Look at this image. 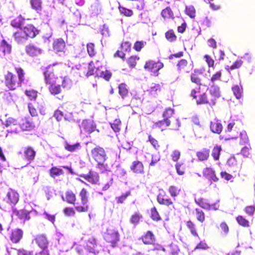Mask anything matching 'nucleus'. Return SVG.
Instances as JSON below:
<instances>
[{"label": "nucleus", "instance_id": "nucleus-1", "mask_svg": "<svg viewBox=\"0 0 255 255\" xmlns=\"http://www.w3.org/2000/svg\"><path fill=\"white\" fill-rule=\"evenodd\" d=\"M14 70L16 74L8 71L3 76V83L9 90L14 91L20 87L25 80V73L21 67H15Z\"/></svg>", "mask_w": 255, "mask_h": 255}, {"label": "nucleus", "instance_id": "nucleus-2", "mask_svg": "<svg viewBox=\"0 0 255 255\" xmlns=\"http://www.w3.org/2000/svg\"><path fill=\"white\" fill-rule=\"evenodd\" d=\"M91 156L96 162L97 167L100 170H108L109 166L106 163L108 156L105 149L100 146H96L91 150Z\"/></svg>", "mask_w": 255, "mask_h": 255}, {"label": "nucleus", "instance_id": "nucleus-3", "mask_svg": "<svg viewBox=\"0 0 255 255\" xmlns=\"http://www.w3.org/2000/svg\"><path fill=\"white\" fill-rule=\"evenodd\" d=\"M190 96L195 100L197 104H208L212 107L215 106L214 100H209V97L205 92H201V87H198L191 90Z\"/></svg>", "mask_w": 255, "mask_h": 255}, {"label": "nucleus", "instance_id": "nucleus-4", "mask_svg": "<svg viewBox=\"0 0 255 255\" xmlns=\"http://www.w3.org/2000/svg\"><path fill=\"white\" fill-rule=\"evenodd\" d=\"M81 205L75 206V209L78 213L87 212L89 209L88 202L90 199V193L85 188H82L79 193Z\"/></svg>", "mask_w": 255, "mask_h": 255}, {"label": "nucleus", "instance_id": "nucleus-5", "mask_svg": "<svg viewBox=\"0 0 255 255\" xmlns=\"http://www.w3.org/2000/svg\"><path fill=\"white\" fill-rule=\"evenodd\" d=\"M56 66V64L50 65L44 70L43 74L45 84L53 83L58 79L57 75L59 69Z\"/></svg>", "mask_w": 255, "mask_h": 255}, {"label": "nucleus", "instance_id": "nucleus-6", "mask_svg": "<svg viewBox=\"0 0 255 255\" xmlns=\"http://www.w3.org/2000/svg\"><path fill=\"white\" fill-rule=\"evenodd\" d=\"M120 235L118 231L113 229H107L103 236L104 240L112 248L117 246L120 242Z\"/></svg>", "mask_w": 255, "mask_h": 255}, {"label": "nucleus", "instance_id": "nucleus-7", "mask_svg": "<svg viewBox=\"0 0 255 255\" xmlns=\"http://www.w3.org/2000/svg\"><path fill=\"white\" fill-rule=\"evenodd\" d=\"M72 83L71 80L67 77H64L62 78V85L57 84L56 82L50 84L48 87V91L50 93L55 96L61 93L62 89L61 87L63 88L69 87L71 86Z\"/></svg>", "mask_w": 255, "mask_h": 255}, {"label": "nucleus", "instance_id": "nucleus-8", "mask_svg": "<svg viewBox=\"0 0 255 255\" xmlns=\"http://www.w3.org/2000/svg\"><path fill=\"white\" fill-rule=\"evenodd\" d=\"M164 67V64L159 60L157 61L153 60L146 61L144 65V69L152 72L154 76H158V71Z\"/></svg>", "mask_w": 255, "mask_h": 255}, {"label": "nucleus", "instance_id": "nucleus-9", "mask_svg": "<svg viewBox=\"0 0 255 255\" xmlns=\"http://www.w3.org/2000/svg\"><path fill=\"white\" fill-rule=\"evenodd\" d=\"M18 193L12 189H9L3 200L11 206H15L19 201Z\"/></svg>", "mask_w": 255, "mask_h": 255}, {"label": "nucleus", "instance_id": "nucleus-10", "mask_svg": "<svg viewBox=\"0 0 255 255\" xmlns=\"http://www.w3.org/2000/svg\"><path fill=\"white\" fill-rule=\"evenodd\" d=\"M195 202L200 207L206 210H217L219 208V206L216 203H210L207 199L204 198L196 199Z\"/></svg>", "mask_w": 255, "mask_h": 255}, {"label": "nucleus", "instance_id": "nucleus-11", "mask_svg": "<svg viewBox=\"0 0 255 255\" xmlns=\"http://www.w3.org/2000/svg\"><path fill=\"white\" fill-rule=\"evenodd\" d=\"M80 177L83 178L87 182L93 185L98 184L100 181V176L98 172L94 170H90L87 174H82Z\"/></svg>", "mask_w": 255, "mask_h": 255}, {"label": "nucleus", "instance_id": "nucleus-12", "mask_svg": "<svg viewBox=\"0 0 255 255\" xmlns=\"http://www.w3.org/2000/svg\"><path fill=\"white\" fill-rule=\"evenodd\" d=\"M177 69L179 73H188L192 69L193 66L184 59L179 60L177 65Z\"/></svg>", "mask_w": 255, "mask_h": 255}, {"label": "nucleus", "instance_id": "nucleus-13", "mask_svg": "<svg viewBox=\"0 0 255 255\" xmlns=\"http://www.w3.org/2000/svg\"><path fill=\"white\" fill-rule=\"evenodd\" d=\"M85 248L87 251L92 254H96L99 253V251L97 249V241L94 237L92 236L88 239Z\"/></svg>", "mask_w": 255, "mask_h": 255}, {"label": "nucleus", "instance_id": "nucleus-14", "mask_svg": "<svg viewBox=\"0 0 255 255\" xmlns=\"http://www.w3.org/2000/svg\"><path fill=\"white\" fill-rule=\"evenodd\" d=\"M19 126L23 131H31L35 127L32 119L29 117H25L22 119Z\"/></svg>", "mask_w": 255, "mask_h": 255}, {"label": "nucleus", "instance_id": "nucleus-15", "mask_svg": "<svg viewBox=\"0 0 255 255\" xmlns=\"http://www.w3.org/2000/svg\"><path fill=\"white\" fill-rule=\"evenodd\" d=\"M157 202L162 205L167 207L172 206L173 202L165 192L159 193L157 196Z\"/></svg>", "mask_w": 255, "mask_h": 255}, {"label": "nucleus", "instance_id": "nucleus-16", "mask_svg": "<svg viewBox=\"0 0 255 255\" xmlns=\"http://www.w3.org/2000/svg\"><path fill=\"white\" fill-rule=\"evenodd\" d=\"M27 38H33L39 34V30L32 24H28L23 28Z\"/></svg>", "mask_w": 255, "mask_h": 255}, {"label": "nucleus", "instance_id": "nucleus-17", "mask_svg": "<svg viewBox=\"0 0 255 255\" xmlns=\"http://www.w3.org/2000/svg\"><path fill=\"white\" fill-rule=\"evenodd\" d=\"M139 240L145 245H151L155 242L156 238L153 232L148 231L140 237Z\"/></svg>", "mask_w": 255, "mask_h": 255}, {"label": "nucleus", "instance_id": "nucleus-18", "mask_svg": "<svg viewBox=\"0 0 255 255\" xmlns=\"http://www.w3.org/2000/svg\"><path fill=\"white\" fill-rule=\"evenodd\" d=\"M23 236V231L19 228L11 231L9 235V239L13 244L18 243L22 239Z\"/></svg>", "mask_w": 255, "mask_h": 255}, {"label": "nucleus", "instance_id": "nucleus-19", "mask_svg": "<svg viewBox=\"0 0 255 255\" xmlns=\"http://www.w3.org/2000/svg\"><path fill=\"white\" fill-rule=\"evenodd\" d=\"M185 225L188 230L193 237L199 238V229L194 222L189 220L185 222Z\"/></svg>", "mask_w": 255, "mask_h": 255}, {"label": "nucleus", "instance_id": "nucleus-20", "mask_svg": "<svg viewBox=\"0 0 255 255\" xmlns=\"http://www.w3.org/2000/svg\"><path fill=\"white\" fill-rule=\"evenodd\" d=\"M23 154L24 159L31 162L35 159L36 152L32 146H27L23 148Z\"/></svg>", "mask_w": 255, "mask_h": 255}, {"label": "nucleus", "instance_id": "nucleus-21", "mask_svg": "<svg viewBox=\"0 0 255 255\" xmlns=\"http://www.w3.org/2000/svg\"><path fill=\"white\" fill-rule=\"evenodd\" d=\"M196 156L199 161L208 160L210 156V150L208 148H203L196 152Z\"/></svg>", "mask_w": 255, "mask_h": 255}, {"label": "nucleus", "instance_id": "nucleus-22", "mask_svg": "<svg viewBox=\"0 0 255 255\" xmlns=\"http://www.w3.org/2000/svg\"><path fill=\"white\" fill-rule=\"evenodd\" d=\"M202 173L205 177L210 179L214 182L219 181V178L216 176L215 171L211 167H205L203 169Z\"/></svg>", "mask_w": 255, "mask_h": 255}, {"label": "nucleus", "instance_id": "nucleus-23", "mask_svg": "<svg viewBox=\"0 0 255 255\" xmlns=\"http://www.w3.org/2000/svg\"><path fill=\"white\" fill-rule=\"evenodd\" d=\"M62 200L66 203L74 205H75L77 201L76 194L71 190L66 191L65 194V197H62Z\"/></svg>", "mask_w": 255, "mask_h": 255}, {"label": "nucleus", "instance_id": "nucleus-24", "mask_svg": "<svg viewBox=\"0 0 255 255\" xmlns=\"http://www.w3.org/2000/svg\"><path fill=\"white\" fill-rule=\"evenodd\" d=\"M34 240L37 246L41 249L48 248L49 242L44 235L42 234L37 236Z\"/></svg>", "mask_w": 255, "mask_h": 255}, {"label": "nucleus", "instance_id": "nucleus-25", "mask_svg": "<svg viewBox=\"0 0 255 255\" xmlns=\"http://www.w3.org/2000/svg\"><path fill=\"white\" fill-rule=\"evenodd\" d=\"M82 127L88 133H90L96 129V125L93 120H85L82 123Z\"/></svg>", "mask_w": 255, "mask_h": 255}, {"label": "nucleus", "instance_id": "nucleus-26", "mask_svg": "<svg viewBox=\"0 0 255 255\" xmlns=\"http://www.w3.org/2000/svg\"><path fill=\"white\" fill-rule=\"evenodd\" d=\"M131 170L136 174H143L144 172V166L140 161H134L130 166Z\"/></svg>", "mask_w": 255, "mask_h": 255}, {"label": "nucleus", "instance_id": "nucleus-27", "mask_svg": "<svg viewBox=\"0 0 255 255\" xmlns=\"http://www.w3.org/2000/svg\"><path fill=\"white\" fill-rule=\"evenodd\" d=\"M100 71L99 67H96L95 65V62L91 61L88 66V70L86 74L87 77L95 75L97 77Z\"/></svg>", "mask_w": 255, "mask_h": 255}, {"label": "nucleus", "instance_id": "nucleus-28", "mask_svg": "<svg viewBox=\"0 0 255 255\" xmlns=\"http://www.w3.org/2000/svg\"><path fill=\"white\" fill-rule=\"evenodd\" d=\"M209 92L210 96L208 97L209 100H214L215 105L217 99L221 97L220 89L218 86L213 85L211 87Z\"/></svg>", "mask_w": 255, "mask_h": 255}, {"label": "nucleus", "instance_id": "nucleus-29", "mask_svg": "<svg viewBox=\"0 0 255 255\" xmlns=\"http://www.w3.org/2000/svg\"><path fill=\"white\" fill-rule=\"evenodd\" d=\"M170 125L171 122L169 120L163 119L154 123L152 127L153 128H159L162 131L166 129L167 127L170 126Z\"/></svg>", "mask_w": 255, "mask_h": 255}, {"label": "nucleus", "instance_id": "nucleus-30", "mask_svg": "<svg viewBox=\"0 0 255 255\" xmlns=\"http://www.w3.org/2000/svg\"><path fill=\"white\" fill-rule=\"evenodd\" d=\"M102 181L103 185L102 190L106 191L113 185V178L111 175L107 174L103 176Z\"/></svg>", "mask_w": 255, "mask_h": 255}, {"label": "nucleus", "instance_id": "nucleus-31", "mask_svg": "<svg viewBox=\"0 0 255 255\" xmlns=\"http://www.w3.org/2000/svg\"><path fill=\"white\" fill-rule=\"evenodd\" d=\"M25 51L30 56H36L41 53V50L33 44H29L25 47Z\"/></svg>", "mask_w": 255, "mask_h": 255}, {"label": "nucleus", "instance_id": "nucleus-32", "mask_svg": "<svg viewBox=\"0 0 255 255\" xmlns=\"http://www.w3.org/2000/svg\"><path fill=\"white\" fill-rule=\"evenodd\" d=\"M199 74H201L199 70L195 69L194 72L192 73L190 76L191 81L196 84L198 87L202 85V79L199 76Z\"/></svg>", "mask_w": 255, "mask_h": 255}, {"label": "nucleus", "instance_id": "nucleus-33", "mask_svg": "<svg viewBox=\"0 0 255 255\" xmlns=\"http://www.w3.org/2000/svg\"><path fill=\"white\" fill-rule=\"evenodd\" d=\"M64 148L68 151L71 152H75L81 148V145L79 142H77L74 144H71L67 141H65L64 142Z\"/></svg>", "mask_w": 255, "mask_h": 255}, {"label": "nucleus", "instance_id": "nucleus-34", "mask_svg": "<svg viewBox=\"0 0 255 255\" xmlns=\"http://www.w3.org/2000/svg\"><path fill=\"white\" fill-rule=\"evenodd\" d=\"M65 47V43L62 38H58L53 41V49L57 52L62 51Z\"/></svg>", "mask_w": 255, "mask_h": 255}, {"label": "nucleus", "instance_id": "nucleus-35", "mask_svg": "<svg viewBox=\"0 0 255 255\" xmlns=\"http://www.w3.org/2000/svg\"><path fill=\"white\" fill-rule=\"evenodd\" d=\"M24 21L25 18L20 14L11 20L10 25L14 28L21 29Z\"/></svg>", "mask_w": 255, "mask_h": 255}, {"label": "nucleus", "instance_id": "nucleus-36", "mask_svg": "<svg viewBox=\"0 0 255 255\" xmlns=\"http://www.w3.org/2000/svg\"><path fill=\"white\" fill-rule=\"evenodd\" d=\"M168 191L170 196L175 199L180 195L181 191V188L179 185H172L169 187Z\"/></svg>", "mask_w": 255, "mask_h": 255}, {"label": "nucleus", "instance_id": "nucleus-37", "mask_svg": "<svg viewBox=\"0 0 255 255\" xmlns=\"http://www.w3.org/2000/svg\"><path fill=\"white\" fill-rule=\"evenodd\" d=\"M140 57L137 55H131L126 60L128 66L131 68H135L139 60Z\"/></svg>", "mask_w": 255, "mask_h": 255}, {"label": "nucleus", "instance_id": "nucleus-38", "mask_svg": "<svg viewBox=\"0 0 255 255\" xmlns=\"http://www.w3.org/2000/svg\"><path fill=\"white\" fill-rule=\"evenodd\" d=\"M11 49V45L8 43L5 40H2L0 45V50L3 52V55H5L10 54Z\"/></svg>", "mask_w": 255, "mask_h": 255}, {"label": "nucleus", "instance_id": "nucleus-39", "mask_svg": "<svg viewBox=\"0 0 255 255\" xmlns=\"http://www.w3.org/2000/svg\"><path fill=\"white\" fill-rule=\"evenodd\" d=\"M3 125L6 127H17L19 125L16 119L12 118V117H8L6 119L5 122L3 123ZM17 130V128L16 127L14 128V130L12 131L16 132Z\"/></svg>", "mask_w": 255, "mask_h": 255}, {"label": "nucleus", "instance_id": "nucleus-40", "mask_svg": "<svg viewBox=\"0 0 255 255\" xmlns=\"http://www.w3.org/2000/svg\"><path fill=\"white\" fill-rule=\"evenodd\" d=\"M119 94L123 99L126 98L128 95V89L125 83H121L118 86Z\"/></svg>", "mask_w": 255, "mask_h": 255}, {"label": "nucleus", "instance_id": "nucleus-41", "mask_svg": "<svg viewBox=\"0 0 255 255\" xmlns=\"http://www.w3.org/2000/svg\"><path fill=\"white\" fill-rule=\"evenodd\" d=\"M50 176L52 178H55L64 174L63 169L59 167L53 166L49 170Z\"/></svg>", "mask_w": 255, "mask_h": 255}, {"label": "nucleus", "instance_id": "nucleus-42", "mask_svg": "<svg viewBox=\"0 0 255 255\" xmlns=\"http://www.w3.org/2000/svg\"><path fill=\"white\" fill-rule=\"evenodd\" d=\"M15 40L18 43H23L27 40V38L22 31H18L13 34Z\"/></svg>", "mask_w": 255, "mask_h": 255}, {"label": "nucleus", "instance_id": "nucleus-43", "mask_svg": "<svg viewBox=\"0 0 255 255\" xmlns=\"http://www.w3.org/2000/svg\"><path fill=\"white\" fill-rule=\"evenodd\" d=\"M210 129L214 133L219 134L222 131L223 126L218 122H212L210 123Z\"/></svg>", "mask_w": 255, "mask_h": 255}, {"label": "nucleus", "instance_id": "nucleus-44", "mask_svg": "<svg viewBox=\"0 0 255 255\" xmlns=\"http://www.w3.org/2000/svg\"><path fill=\"white\" fill-rule=\"evenodd\" d=\"M222 147L221 145H216L212 150L211 155L214 160L217 161L220 159Z\"/></svg>", "mask_w": 255, "mask_h": 255}, {"label": "nucleus", "instance_id": "nucleus-45", "mask_svg": "<svg viewBox=\"0 0 255 255\" xmlns=\"http://www.w3.org/2000/svg\"><path fill=\"white\" fill-rule=\"evenodd\" d=\"M162 89L161 85L159 84H154L153 86H151L149 88L148 91L151 95L155 97L156 96L161 94L162 92Z\"/></svg>", "mask_w": 255, "mask_h": 255}, {"label": "nucleus", "instance_id": "nucleus-46", "mask_svg": "<svg viewBox=\"0 0 255 255\" xmlns=\"http://www.w3.org/2000/svg\"><path fill=\"white\" fill-rule=\"evenodd\" d=\"M161 15L164 19H174V15L171 8L169 6L163 9L161 12Z\"/></svg>", "mask_w": 255, "mask_h": 255}, {"label": "nucleus", "instance_id": "nucleus-47", "mask_svg": "<svg viewBox=\"0 0 255 255\" xmlns=\"http://www.w3.org/2000/svg\"><path fill=\"white\" fill-rule=\"evenodd\" d=\"M236 221L239 225L245 228L250 227V224L249 220L242 215H238L236 218Z\"/></svg>", "mask_w": 255, "mask_h": 255}, {"label": "nucleus", "instance_id": "nucleus-48", "mask_svg": "<svg viewBox=\"0 0 255 255\" xmlns=\"http://www.w3.org/2000/svg\"><path fill=\"white\" fill-rule=\"evenodd\" d=\"M153 248L148 250V252H152L155 253L156 255H159L161 253L165 252V249L163 246L159 244L153 243Z\"/></svg>", "mask_w": 255, "mask_h": 255}, {"label": "nucleus", "instance_id": "nucleus-49", "mask_svg": "<svg viewBox=\"0 0 255 255\" xmlns=\"http://www.w3.org/2000/svg\"><path fill=\"white\" fill-rule=\"evenodd\" d=\"M118 9L120 13L125 16L131 17L133 15V12L131 9L127 8L120 4L119 5Z\"/></svg>", "mask_w": 255, "mask_h": 255}, {"label": "nucleus", "instance_id": "nucleus-50", "mask_svg": "<svg viewBox=\"0 0 255 255\" xmlns=\"http://www.w3.org/2000/svg\"><path fill=\"white\" fill-rule=\"evenodd\" d=\"M87 51L90 57H94L97 53L95 44L92 42L88 43L87 44Z\"/></svg>", "mask_w": 255, "mask_h": 255}, {"label": "nucleus", "instance_id": "nucleus-51", "mask_svg": "<svg viewBox=\"0 0 255 255\" xmlns=\"http://www.w3.org/2000/svg\"><path fill=\"white\" fill-rule=\"evenodd\" d=\"M185 12L191 18H194L196 16V9L192 5L186 6Z\"/></svg>", "mask_w": 255, "mask_h": 255}, {"label": "nucleus", "instance_id": "nucleus-52", "mask_svg": "<svg viewBox=\"0 0 255 255\" xmlns=\"http://www.w3.org/2000/svg\"><path fill=\"white\" fill-rule=\"evenodd\" d=\"M112 76V73L110 70H105L102 71L100 70L97 77L102 78L106 81H109L111 78Z\"/></svg>", "mask_w": 255, "mask_h": 255}, {"label": "nucleus", "instance_id": "nucleus-53", "mask_svg": "<svg viewBox=\"0 0 255 255\" xmlns=\"http://www.w3.org/2000/svg\"><path fill=\"white\" fill-rule=\"evenodd\" d=\"M150 218L155 221H159L161 220V217L155 207H153L150 209Z\"/></svg>", "mask_w": 255, "mask_h": 255}, {"label": "nucleus", "instance_id": "nucleus-54", "mask_svg": "<svg viewBox=\"0 0 255 255\" xmlns=\"http://www.w3.org/2000/svg\"><path fill=\"white\" fill-rule=\"evenodd\" d=\"M166 39L169 42H174L177 39V36L173 29H170L165 33Z\"/></svg>", "mask_w": 255, "mask_h": 255}, {"label": "nucleus", "instance_id": "nucleus-55", "mask_svg": "<svg viewBox=\"0 0 255 255\" xmlns=\"http://www.w3.org/2000/svg\"><path fill=\"white\" fill-rule=\"evenodd\" d=\"M142 218V215L139 213H135L132 215L130 219L129 222L133 225H137L141 219Z\"/></svg>", "mask_w": 255, "mask_h": 255}, {"label": "nucleus", "instance_id": "nucleus-56", "mask_svg": "<svg viewBox=\"0 0 255 255\" xmlns=\"http://www.w3.org/2000/svg\"><path fill=\"white\" fill-rule=\"evenodd\" d=\"M30 3L32 9L41 10L42 9V0H30Z\"/></svg>", "mask_w": 255, "mask_h": 255}, {"label": "nucleus", "instance_id": "nucleus-57", "mask_svg": "<svg viewBox=\"0 0 255 255\" xmlns=\"http://www.w3.org/2000/svg\"><path fill=\"white\" fill-rule=\"evenodd\" d=\"M195 211L196 212V216L197 221H198L200 223H203L205 221V213L199 208L195 209Z\"/></svg>", "mask_w": 255, "mask_h": 255}, {"label": "nucleus", "instance_id": "nucleus-58", "mask_svg": "<svg viewBox=\"0 0 255 255\" xmlns=\"http://www.w3.org/2000/svg\"><path fill=\"white\" fill-rule=\"evenodd\" d=\"M148 141L150 142L155 149L158 150L160 148V145L158 141L151 134L148 135Z\"/></svg>", "mask_w": 255, "mask_h": 255}, {"label": "nucleus", "instance_id": "nucleus-59", "mask_svg": "<svg viewBox=\"0 0 255 255\" xmlns=\"http://www.w3.org/2000/svg\"><path fill=\"white\" fill-rule=\"evenodd\" d=\"M28 211L25 209H22L20 210L14 209L13 212L19 219L23 220L24 218L26 217V214Z\"/></svg>", "mask_w": 255, "mask_h": 255}, {"label": "nucleus", "instance_id": "nucleus-60", "mask_svg": "<svg viewBox=\"0 0 255 255\" xmlns=\"http://www.w3.org/2000/svg\"><path fill=\"white\" fill-rule=\"evenodd\" d=\"M24 93L31 101L35 100L37 97V91L33 89L26 90Z\"/></svg>", "mask_w": 255, "mask_h": 255}, {"label": "nucleus", "instance_id": "nucleus-61", "mask_svg": "<svg viewBox=\"0 0 255 255\" xmlns=\"http://www.w3.org/2000/svg\"><path fill=\"white\" fill-rule=\"evenodd\" d=\"M232 91L237 99H240L242 96L243 89L239 85H235L232 87Z\"/></svg>", "mask_w": 255, "mask_h": 255}, {"label": "nucleus", "instance_id": "nucleus-62", "mask_svg": "<svg viewBox=\"0 0 255 255\" xmlns=\"http://www.w3.org/2000/svg\"><path fill=\"white\" fill-rule=\"evenodd\" d=\"M112 128L116 132H119L121 130L120 126L121 125V121L120 119H115L114 122L110 124Z\"/></svg>", "mask_w": 255, "mask_h": 255}, {"label": "nucleus", "instance_id": "nucleus-63", "mask_svg": "<svg viewBox=\"0 0 255 255\" xmlns=\"http://www.w3.org/2000/svg\"><path fill=\"white\" fill-rule=\"evenodd\" d=\"M243 64V61L241 60H236L231 66H228L226 68L228 71L233 70L240 68Z\"/></svg>", "mask_w": 255, "mask_h": 255}, {"label": "nucleus", "instance_id": "nucleus-64", "mask_svg": "<svg viewBox=\"0 0 255 255\" xmlns=\"http://www.w3.org/2000/svg\"><path fill=\"white\" fill-rule=\"evenodd\" d=\"M249 139L247 133L245 131H243L240 133V144L244 145L249 143Z\"/></svg>", "mask_w": 255, "mask_h": 255}]
</instances>
